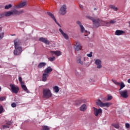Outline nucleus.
<instances>
[{"label": "nucleus", "mask_w": 130, "mask_h": 130, "mask_svg": "<svg viewBox=\"0 0 130 130\" xmlns=\"http://www.w3.org/2000/svg\"><path fill=\"white\" fill-rule=\"evenodd\" d=\"M14 44L15 48L14 50V55H20V54L22 53V51H23V49H22V47H21L22 41L19 39H16L14 41Z\"/></svg>", "instance_id": "obj_1"}, {"label": "nucleus", "mask_w": 130, "mask_h": 130, "mask_svg": "<svg viewBox=\"0 0 130 130\" xmlns=\"http://www.w3.org/2000/svg\"><path fill=\"white\" fill-rule=\"evenodd\" d=\"M24 10H18L17 9L12 10L11 11H9L8 12H5L4 14V16L5 17H10V16L16 15H22L24 13Z\"/></svg>", "instance_id": "obj_2"}, {"label": "nucleus", "mask_w": 130, "mask_h": 130, "mask_svg": "<svg viewBox=\"0 0 130 130\" xmlns=\"http://www.w3.org/2000/svg\"><path fill=\"white\" fill-rule=\"evenodd\" d=\"M95 103L98 105V106H100V107L108 108L111 106V105H112V104L111 103H103L100 99L96 101Z\"/></svg>", "instance_id": "obj_3"}, {"label": "nucleus", "mask_w": 130, "mask_h": 130, "mask_svg": "<svg viewBox=\"0 0 130 130\" xmlns=\"http://www.w3.org/2000/svg\"><path fill=\"white\" fill-rule=\"evenodd\" d=\"M87 18L92 21L93 23V27H94V28H98V27H100V23H101V21H100L99 19H95L94 18L89 16H87Z\"/></svg>", "instance_id": "obj_4"}, {"label": "nucleus", "mask_w": 130, "mask_h": 130, "mask_svg": "<svg viewBox=\"0 0 130 130\" xmlns=\"http://www.w3.org/2000/svg\"><path fill=\"white\" fill-rule=\"evenodd\" d=\"M43 94V98H46L47 99H48V98H50V97L52 96L51 91H50V89L48 88L44 89Z\"/></svg>", "instance_id": "obj_5"}, {"label": "nucleus", "mask_w": 130, "mask_h": 130, "mask_svg": "<svg viewBox=\"0 0 130 130\" xmlns=\"http://www.w3.org/2000/svg\"><path fill=\"white\" fill-rule=\"evenodd\" d=\"M28 4V2L27 1H22L21 3L17 4V5H15L14 6V9H23L24 7L27 6Z\"/></svg>", "instance_id": "obj_6"}, {"label": "nucleus", "mask_w": 130, "mask_h": 130, "mask_svg": "<svg viewBox=\"0 0 130 130\" xmlns=\"http://www.w3.org/2000/svg\"><path fill=\"white\" fill-rule=\"evenodd\" d=\"M67 7L66 5H62L59 11V14L62 16L66 15L67 14Z\"/></svg>", "instance_id": "obj_7"}, {"label": "nucleus", "mask_w": 130, "mask_h": 130, "mask_svg": "<svg viewBox=\"0 0 130 130\" xmlns=\"http://www.w3.org/2000/svg\"><path fill=\"white\" fill-rule=\"evenodd\" d=\"M10 86L11 88V91L12 93H14V94H18L19 90H20L19 87L13 84H10Z\"/></svg>", "instance_id": "obj_8"}, {"label": "nucleus", "mask_w": 130, "mask_h": 130, "mask_svg": "<svg viewBox=\"0 0 130 130\" xmlns=\"http://www.w3.org/2000/svg\"><path fill=\"white\" fill-rule=\"evenodd\" d=\"M119 93L120 96L122 97V98H124L125 99H126V98L128 97V93L127 92V90L126 89H125L124 90H119Z\"/></svg>", "instance_id": "obj_9"}, {"label": "nucleus", "mask_w": 130, "mask_h": 130, "mask_svg": "<svg viewBox=\"0 0 130 130\" xmlns=\"http://www.w3.org/2000/svg\"><path fill=\"white\" fill-rule=\"evenodd\" d=\"M94 63L96 66L97 69H102V62L101 61V60L99 59H94Z\"/></svg>", "instance_id": "obj_10"}, {"label": "nucleus", "mask_w": 130, "mask_h": 130, "mask_svg": "<svg viewBox=\"0 0 130 130\" xmlns=\"http://www.w3.org/2000/svg\"><path fill=\"white\" fill-rule=\"evenodd\" d=\"M102 23L103 24V26H107L108 27L110 26V24H115L116 20L115 19L110 20L109 22L107 21H102Z\"/></svg>", "instance_id": "obj_11"}, {"label": "nucleus", "mask_w": 130, "mask_h": 130, "mask_svg": "<svg viewBox=\"0 0 130 130\" xmlns=\"http://www.w3.org/2000/svg\"><path fill=\"white\" fill-rule=\"evenodd\" d=\"M94 114L95 116H98L99 114L102 113V109H97L95 107H93Z\"/></svg>", "instance_id": "obj_12"}, {"label": "nucleus", "mask_w": 130, "mask_h": 130, "mask_svg": "<svg viewBox=\"0 0 130 130\" xmlns=\"http://www.w3.org/2000/svg\"><path fill=\"white\" fill-rule=\"evenodd\" d=\"M59 31L60 33H61L63 37L64 38V39H66V40H69V39H70L69 35H68V34H67L66 32H63V30H62L61 28H59Z\"/></svg>", "instance_id": "obj_13"}, {"label": "nucleus", "mask_w": 130, "mask_h": 130, "mask_svg": "<svg viewBox=\"0 0 130 130\" xmlns=\"http://www.w3.org/2000/svg\"><path fill=\"white\" fill-rule=\"evenodd\" d=\"M77 24L79 25L80 28V31L81 33H84L85 32V27H84V26H83V24H82V22L80 21H77Z\"/></svg>", "instance_id": "obj_14"}, {"label": "nucleus", "mask_w": 130, "mask_h": 130, "mask_svg": "<svg viewBox=\"0 0 130 130\" xmlns=\"http://www.w3.org/2000/svg\"><path fill=\"white\" fill-rule=\"evenodd\" d=\"M39 41H41V42H43L44 43H45V44H47L48 45H49V44L50 43V42H49V41H48V40L43 37L40 38Z\"/></svg>", "instance_id": "obj_15"}, {"label": "nucleus", "mask_w": 130, "mask_h": 130, "mask_svg": "<svg viewBox=\"0 0 130 130\" xmlns=\"http://www.w3.org/2000/svg\"><path fill=\"white\" fill-rule=\"evenodd\" d=\"M82 58L83 57L81 56L77 57L76 59V62H77L78 64H81L83 66V64H84V62L82 60Z\"/></svg>", "instance_id": "obj_16"}, {"label": "nucleus", "mask_w": 130, "mask_h": 130, "mask_svg": "<svg viewBox=\"0 0 130 130\" xmlns=\"http://www.w3.org/2000/svg\"><path fill=\"white\" fill-rule=\"evenodd\" d=\"M125 31L123 30H117L115 31V35L117 36H120V35H122V34H124Z\"/></svg>", "instance_id": "obj_17"}, {"label": "nucleus", "mask_w": 130, "mask_h": 130, "mask_svg": "<svg viewBox=\"0 0 130 130\" xmlns=\"http://www.w3.org/2000/svg\"><path fill=\"white\" fill-rule=\"evenodd\" d=\"M50 53H52V54H55L56 56H60L61 55V52L60 51H51Z\"/></svg>", "instance_id": "obj_18"}, {"label": "nucleus", "mask_w": 130, "mask_h": 130, "mask_svg": "<svg viewBox=\"0 0 130 130\" xmlns=\"http://www.w3.org/2000/svg\"><path fill=\"white\" fill-rule=\"evenodd\" d=\"M47 14L49 17H51V19H52V20H53V21L56 23V19H55V17L53 14L51 12H47Z\"/></svg>", "instance_id": "obj_19"}, {"label": "nucleus", "mask_w": 130, "mask_h": 130, "mask_svg": "<svg viewBox=\"0 0 130 130\" xmlns=\"http://www.w3.org/2000/svg\"><path fill=\"white\" fill-rule=\"evenodd\" d=\"M52 72V69L50 67H48L45 69L44 71V74H49V73H51Z\"/></svg>", "instance_id": "obj_20"}, {"label": "nucleus", "mask_w": 130, "mask_h": 130, "mask_svg": "<svg viewBox=\"0 0 130 130\" xmlns=\"http://www.w3.org/2000/svg\"><path fill=\"white\" fill-rule=\"evenodd\" d=\"M48 74L44 73L43 74L42 81L43 82H46L47 81V78H48Z\"/></svg>", "instance_id": "obj_21"}, {"label": "nucleus", "mask_w": 130, "mask_h": 130, "mask_svg": "<svg viewBox=\"0 0 130 130\" xmlns=\"http://www.w3.org/2000/svg\"><path fill=\"white\" fill-rule=\"evenodd\" d=\"M53 92L54 93H55L56 94H57L58 92H59V87L57 86H54L53 87Z\"/></svg>", "instance_id": "obj_22"}, {"label": "nucleus", "mask_w": 130, "mask_h": 130, "mask_svg": "<svg viewBox=\"0 0 130 130\" xmlns=\"http://www.w3.org/2000/svg\"><path fill=\"white\" fill-rule=\"evenodd\" d=\"M80 111H86V110H87V105L85 104L82 105L80 107Z\"/></svg>", "instance_id": "obj_23"}, {"label": "nucleus", "mask_w": 130, "mask_h": 130, "mask_svg": "<svg viewBox=\"0 0 130 130\" xmlns=\"http://www.w3.org/2000/svg\"><path fill=\"white\" fill-rule=\"evenodd\" d=\"M4 36H5V33L3 31V28L0 27V40L4 38Z\"/></svg>", "instance_id": "obj_24"}, {"label": "nucleus", "mask_w": 130, "mask_h": 130, "mask_svg": "<svg viewBox=\"0 0 130 130\" xmlns=\"http://www.w3.org/2000/svg\"><path fill=\"white\" fill-rule=\"evenodd\" d=\"M7 125H3V128L4 129H6V128H9L10 127V125H12V122L11 121H9L7 123Z\"/></svg>", "instance_id": "obj_25"}, {"label": "nucleus", "mask_w": 130, "mask_h": 130, "mask_svg": "<svg viewBox=\"0 0 130 130\" xmlns=\"http://www.w3.org/2000/svg\"><path fill=\"white\" fill-rule=\"evenodd\" d=\"M21 87L24 91H25V92H26L27 93H29V90H28V88H27V87L24 84V83H22L21 84Z\"/></svg>", "instance_id": "obj_26"}, {"label": "nucleus", "mask_w": 130, "mask_h": 130, "mask_svg": "<svg viewBox=\"0 0 130 130\" xmlns=\"http://www.w3.org/2000/svg\"><path fill=\"white\" fill-rule=\"evenodd\" d=\"M46 66V62H41L39 64L38 68H39V69H41V68H44V67H45Z\"/></svg>", "instance_id": "obj_27"}, {"label": "nucleus", "mask_w": 130, "mask_h": 130, "mask_svg": "<svg viewBox=\"0 0 130 130\" xmlns=\"http://www.w3.org/2000/svg\"><path fill=\"white\" fill-rule=\"evenodd\" d=\"M118 86H120V89H119V90H120V91H121V90H122V89H123V88H124V87H125V85L122 82H121V83H119V84Z\"/></svg>", "instance_id": "obj_28"}, {"label": "nucleus", "mask_w": 130, "mask_h": 130, "mask_svg": "<svg viewBox=\"0 0 130 130\" xmlns=\"http://www.w3.org/2000/svg\"><path fill=\"white\" fill-rule=\"evenodd\" d=\"M74 48L76 51H79V50H81V45H77L74 47Z\"/></svg>", "instance_id": "obj_29"}, {"label": "nucleus", "mask_w": 130, "mask_h": 130, "mask_svg": "<svg viewBox=\"0 0 130 130\" xmlns=\"http://www.w3.org/2000/svg\"><path fill=\"white\" fill-rule=\"evenodd\" d=\"M109 8H110V9H112V10H113L114 11H116H116H117V10H118L117 7H115V6L112 5H110Z\"/></svg>", "instance_id": "obj_30"}, {"label": "nucleus", "mask_w": 130, "mask_h": 130, "mask_svg": "<svg viewBox=\"0 0 130 130\" xmlns=\"http://www.w3.org/2000/svg\"><path fill=\"white\" fill-rule=\"evenodd\" d=\"M13 6L12 4H9L8 5H6L5 6V10H9V9H11Z\"/></svg>", "instance_id": "obj_31"}, {"label": "nucleus", "mask_w": 130, "mask_h": 130, "mask_svg": "<svg viewBox=\"0 0 130 130\" xmlns=\"http://www.w3.org/2000/svg\"><path fill=\"white\" fill-rule=\"evenodd\" d=\"M48 59L50 61H53L55 60V57L53 56V57H49Z\"/></svg>", "instance_id": "obj_32"}, {"label": "nucleus", "mask_w": 130, "mask_h": 130, "mask_svg": "<svg viewBox=\"0 0 130 130\" xmlns=\"http://www.w3.org/2000/svg\"><path fill=\"white\" fill-rule=\"evenodd\" d=\"M112 125L115 128H119V124H113Z\"/></svg>", "instance_id": "obj_33"}, {"label": "nucleus", "mask_w": 130, "mask_h": 130, "mask_svg": "<svg viewBox=\"0 0 130 130\" xmlns=\"http://www.w3.org/2000/svg\"><path fill=\"white\" fill-rule=\"evenodd\" d=\"M83 64H84L85 67H89L91 63L89 62H86L84 63H83Z\"/></svg>", "instance_id": "obj_34"}, {"label": "nucleus", "mask_w": 130, "mask_h": 130, "mask_svg": "<svg viewBox=\"0 0 130 130\" xmlns=\"http://www.w3.org/2000/svg\"><path fill=\"white\" fill-rule=\"evenodd\" d=\"M43 130H49V127L47 126H43Z\"/></svg>", "instance_id": "obj_35"}, {"label": "nucleus", "mask_w": 130, "mask_h": 130, "mask_svg": "<svg viewBox=\"0 0 130 130\" xmlns=\"http://www.w3.org/2000/svg\"><path fill=\"white\" fill-rule=\"evenodd\" d=\"M89 81L90 83H94V82H95V80H94V78H93V77L90 78L89 79Z\"/></svg>", "instance_id": "obj_36"}, {"label": "nucleus", "mask_w": 130, "mask_h": 130, "mask_svg": "<svg viewBox=\"0 0 130 130\" xmlns=\"http://www.w3.org/2000/svg\"><path fill=\"white\" fill-rule=\"evenodd\" d=\"M112 82H113V83H114L115 85H117L118 86L119 85V82L116 81V80H112Z\"/></svg>", "instance_id": "obj_37"}, {"label": "nucleus", "mask_w": 130, "mask_h": 130, "mask_svg": "<svg viewBox=\"0 0 130 130\" xmlns=\"http://www.w3.org/2000/svg\"><path fill=\"white\" fill-rule=\"evenodd\" d=\"M112 99V96L111 95H108L107 98V101H109Z\"/></svg>", "instance_id": "obj_38"}, {"label": "nucleus", "mask_w": 130, "mask_h": 130, "mask_svg": "<svg viewBox=\"0 0 130 130\" xmlns=\"http://www.w3.org/2000/svg\"><path fill=\"white\" fill-rule=\"evenodd\" d=\"M92 54H93V52H90L89 54H87V56L88 57H92Z\"/></svg>", "instance_id": "obj_39"}, {"label": "nucleus", "mask_w": 130, "mask_h": 130, "mask_svg": "<svg viewBox=\"0 0 130 130\" xmlns=\"http://www.w3.org/2000/svg\"><path fill=\"white\" fill-rule=\"evenodd\" d=\"M18 80L20 83H21V85L22 84H24V83H23V82L22 81V77H19Z\"/></svg>", "instance_id": "obj_40"}, {"label": "nucleus", "mask_w": 130, "mask_h": 130, "mask_svg": "<svg viewBox=\"0 0 130 130\" xmlns=\"http://www.w3.org/2000/svg\"><path fill=\"white\" fill-rule=\"evenodd\" d=\"M11 106L12 107H13V108H15V107H16V106H17V105L16 104V103H13L11 104Z\"/></svg>", "instance_id": "obj_41"}, {"label": "nucleus", "mask_w": 130, "mask_h": 130, "mask_svg": "<svg viewBox=\"0 0 130 130\" xmlns=\"http://www.w3.org/2000/svg\"><path fill=\"white\" fill-rule=\"evenodd\" d=\"M4 111V108L1 106H0V114L3 112Z\"/></svg>", "instance_id": "obj_42"}, {"label": "nucleus", "mask_w": 130, "mask_h": 130, "mask_svg": "<svg viewBox=\"0 0 130 130\" xmlns=\"http://www.w3.org/2000/svg\"><path fill=\"white\" fill-rule=\"evenodd\" d=\"M5 100H6V98L0 97V101H5Z\"/></svg>", "instance_id": "obj_43"}, {"label": "nucleus", "mask_w": 130, "mask_h": 130, "mask_svg": "<svg viewBox=\"0 0 130 130\" xmlns=\"http://www.w3.org/2000/svg\"><path fill=\"white\" fill-rule=\"evenodd\" d=\"M125 126L126 128H129L130 124L128 123H125Z\"/></svg>", "instance_id": "obj_44"}, {"label": "nucleus", "mask_w": 130, "mask_h": 130, "mask_svg": "<svg viewBox=\"0 0 130 130\" xmlns=\"http://www.w3.org/2000/svg\"><path fill=\"white\" fill-rule=\"evenodd\" d=\"M86 102V101H85V100H82L81 101H80L79 103L81 104V103H85Z\"/></svg>", "instance_id": "obj_45"}, {"label": "nucleus", "mask_w": 130, "mask_h": 130, "mask_svg": "<svg viewBox=\"0 0 130 130\" xmlns=\"http://www.w3.org/2000/svg\"><path fill=\"white\" fill-rule=\"evenodd\" d=\"M56 23L58 25V26H59V27H61V25H60V24L58 23L57 21H56Z\"/></svg>", "instance_id": "obj_46"}, {"label": "nucleus", "mask_w": 130, "mask_h": 130, "mask_svg": "<svg viewBox=\"0 0 130 130\" xmlns=\"http://www.w3.org/2000/svg\"><path fill=\"white\" fill-rule=\"evenodd\" d=\"M79 7L81 9H83V6L82 5H79Z\"/></svg>", "instance_id": "obj_47"}, {"label": "nucleus", "mask_w": 130, "mask_h": 130, "mask_svg": "<svg viewBox=\"0 0 130 130\" xmlns=\"http://www.w3.org/2000/svg\"><path fill=\"white\" fill-rule=\"evenodd\" d=\"M20 25H23L24 24V22H20Z\"/></svg>", "instance_id": "obj_48"}, {"label": "nucleus", "mask_w": 130, "mask_h": 130, "mask_svg": "<svg viewBox=\"0 0 130 130\" xmlns=\"http://www.w3.org/2000/svg\"><path fill=\"white\" fill-rule=\"evenodd\" d=\"M127 83H128L129 84H130V79L127 80Z\"/></svg>", "instance_id": "obj_49"}, {"label": "nucleus", "mask_w": 130, "mask_h": 130, "mask_svg": "<svg viewBox=\"0 0 130 130\" xmlns=\"http://www.w3.org/2000/svg\"><path fill=\"white\" fill-rule=\"evenodd\" d=\"M83 60H84V61H86V57H83Z\"/></svg>", "instance_id": "obj_50"}, {"label": "nucleus", "mask_w": 130, "mask_h": 130, "mask_svg": "<svg viewBox=\"0 0 130 130\" xmlns=\"http://www.w3.org/2000/svg\"><path fill=\"white\" fill-rule=\"evenodd\" d=\"M3 17V14H0V19Z\"/></svg>", "instance_id": "obj_51"}, {"label": "nucleus", "mask_w": 130, "mask_h": 130, "mask_svg": "<svg viewBox=\"0 0 130 130\" xmlns=\"http://www.w3.org/2000/svg\"><path fill=\"white\" fill-rule=\"evenodd\" d=\"M85 32H86V33H88V31L87 30H85Z\"/></svg>", "instance_id": "obj_52"}, {"label": "nucleus", "mask_w": 130, "mask_h": 130, "mask_svg": "<svg viewBox=\"0 0 130 130\" xmlns=\"http://www.w3.org/2000/svg\"><path fill=\"white\" fill-rule=\"evenodd\" d=\"M129 26L130 27V21L128 22Z\"/></svg>", "instance_id": "obj_53"}, {"label": "nucleus", "mask_w": 130, "mask_h": 130, "mask_svg": "<svg viewBox=\"0 0 130 130\" xmlns=\"http://www.w3.org/2000/svg\"><path fill=\"white\" fill-rule=\"evenodd\" d=\"M96 10H97L96 8H94V10L96 11Z\"/></svg>", "instance_id": "obj_54"}, {"label": "nucleus", "mask_w": 130, "mask_h": 130, "mask_svg": "<svg viewBox=\"0 0 130 130\" xmlns=\"http://www.w3.org/2000/svg\"><path fill=\"white\" fill-rule=\"evenodd\" d=\"M1 65H0V69H1Z\"/></svg>", "instance_id": "obj_55"}]
</instances>
